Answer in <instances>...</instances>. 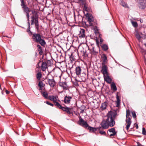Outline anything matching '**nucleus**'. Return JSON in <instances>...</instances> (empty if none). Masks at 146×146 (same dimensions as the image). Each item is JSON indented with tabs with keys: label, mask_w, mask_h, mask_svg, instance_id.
Listing matches in <instances>:
<instances>
[{
	"label": "nucleus",
	"mask_w": 146,
	"mask_h": 146,
	"mask_svg": "<svg viewBox=\"0 0 146 146\" xmlns=\"http://www.w3.org/2000/svg\"><path fill=\"white\" fill-rule=\"evenodd\" d=\"M117 115L116 112L115 111H110L107 113L106 117V120L108 122L109 124L113 126L115 124L114 120Z\"/></svg>",
	"instance_id": "1"
},
{
	"label": "nucleus",
	"mask_w": 146,
	"mask_h": 146,
	"mask_svg": "<svg viewBox=\"0 0 146 146\" xmlns=\"http://www.w3.org/2000/svg\"><path fill=\"white\" fill-rule=\"evenodd\" d=\"M33 40L37 43H39L42 46H44L46 42L43 39L41 38V35L39 33H34L33 34Z\"/></svg>",
	"instance_id": "2"
},
{
	"label": "nucleus",
	"mask_w": 146,
	"mask_h": 146,
	"mask_svg": "<svg viewBox=\"0 0 146 146\" xmlns=\"http://www.w3.org/2000/svg\"><path fill=\"white\" fill-rule=\"evenodd\" d=\"M131 116L130 114V111L129 110H127L126 114V119L125 120L126 128L127 130H128L131 123Z\"/></svg>",
	"instance_id": "3"
},
{
	"label": "nucleus",
	"mask_w": 146,
	"mask_h": 146,
	"mask_svg": "<svg viewBox=\"0 0 146 146\" xmlns=\"http://www.w3.org/2000/svg\"><path fill=\"white\" fill-rule=\"evenodd\" d=\"M48 99L50 100L53 102L54 103V105L57 107L58 106H60V104L58 102H57L58 97L57 96H49L48 97Z\"/></svg>",
	"instance_id": "4"
},
{
	"label": "nucleus",
	"mask_w": 146,
	"mask_h": 146,
	"mask_svg": "<svg viewBox=\"0 0 146 146\" xmlns=\"http://www.w3.org/2000/svg\"><path fill=\"white\" fill-rule=\"evenodd\" d=\"M102 127L103 129H106L108 128L109 127H112L106 119L103 120L100 124Z\"/></svg>",
	"instance_id": "5"
},
{
	"label": "nucleus",
	"mask_w": 146,
	"mask_h": 146,
	"mask_svg": "<svg viewBox=\"0 0 146 146\" xmlns=\"http://www.w3.org/2000/svg\"><path fill=\"white\" fill-rule=\"evenodd\" d=\"M88 21L89 22V25L90 26H93V22L94 21V19L92 16V15L90 14H87Z\"/></svg>",
	"instance_id": "6"
},
{
	"label": "nucleus",
	"mask_w": 146,
	"mask_h": 146,
	"mask_svg": "<svg viewBox=\"0 0 146 146\" xmlns=\"http://www.w3.org/2000/svg\"><path fill=\"white\" fill-rule=\"evenodd\" d=\"M79 124L82 126L86 128L88 127V125L86 121H84L81 118L78 122Z\"/></svg>",
	"instance_id": "7"
},
{
	"label": "nucleus",
	"mask_w": 146,
	"mask_h": 146,
	"mask_svg": "<svg viewBox=\"0 0 146 146\" xmlns=\"http://www.w3.org/2000/svg\"><path fill=\"white\" fill-rule=\"evenodd\" d=\"M72 98L69 96H66L64 98L63 102L66 104H69Z\"/></svg>",
	"instance_id": "8"
},
{
	"label": "nucleus",
	"mask_w": 146,
	"mask_h": 146,
	"mask_svg": "<svg viewBox=\"0 0 146 146\" xmlns=\"http://www.w3.org/2000/svg\"><path fill=\"white\" fill-rule=\"evenodd\" d=\"M102 72L104 76L108 74V67L105 64H102Z\"/></svg>",
	"instance_id": "9"
},
{
	"label": "nucleus",
	"mask_w": 146,
	"mask_h": 146,
	"mask_svg": "<svg viewBox=\"0 0 146 146\" xmlns=\"http://www.w3.org/2000/svg\"><path fill=\"white\" fill-rule=\"evenodd\" d=\"M108 134L110 137L115 135L116 133L115 129L112 128L108 130L107 132Z\"/></svg>",
	"instance_id": "10"
},
{
	"label": "nucleus",
	"mask_w": 146,
	"mask_h": 146,
	"mask_svg": "<svg viewBox=\"0 0 146 146\" xmlns=\"http://www.w3.org/2000/svg\"><path fill=\"white\" fill-rule=\"evenodd\" d=\"M47 80L48 84L50 87H53L54 86L55 84V82L54 79L53 78L52 79H47Z\"/></svg>",
	"instance_id": "11"
},
{
	"label": "nucleus",
	"mask_w": 146,
	"mask_h": 146,
	"mask_svg": "<svg viewBox=\"0 0 146 146\" xmlns=\"http://www.w3.org/2000/svg\"><path fill=\"white\" fill-rule=\"evenodd\" d=\"M57 107L62 109L63 111H66L68 114H70V109L69 108L63 107L61 105L60 107L58 106Z\"/></svg>",
	"instance_id": "12"
},
{
	"label": "nucleus",
	"mask_w": 146,
	"mask_h": 146,
	"mask_svg": "<svg viewBox=\"0 0 146 146\" xmlns=\"http://www.w3.org/2000/svg\"><path fill=\"white\" fill-rule=\"evenodd\" d=\"M104 80L108 83H111L112 80L110 78L108 74L104 76Z\"/></svg>",
	"instance_id": "13"
},
{
	"label": "nucleus",
	"mask_w": 146,
	"mask_h": 146,
	"mask_svg": "<svg viewBox=\"0 0 146 146\" xmlns=\"http://www.w3.org/2000/svg\"><path fill=\"white\" fill-rule=\"evenodd\" d=\"M101 58L102 60V64H105L107 61V58L106 55L105 54H103L101 56Z\"/></svg>",
	"instance_id": "14"
},
{
	"label": "nucleus",
	"mask_w": 146,
	"mask_h": 146,
	"mask_svg": "<svg viewBox=\"0 0 146 146\" xmlns=\"http://www.w3.org/2000/svg\"><path fill=\"white\" fill-rule=\"evenodd\" d=\"M78 36L82 38L85 37V30L84 29H81L80 31V33L78 35Z\"/></svg>",
	"instance_id": "15"
},
{
	"label": "nucleus",
	"mask_w": 146,
	"mask_h": 146,
	"mask_svg": "<svg viewBox=\"0 0 146 146\" xmlns=\"http://www.w3.org/2000/svg\"><path fill=\"white\" fill-rule=\"evenodd\" d=\"M47 65L46 62H44L42 63L41 68L43 71H44L47 68Z\"/></svg>",
	"instance_id": "16"
},
{
	"label": "nucleus",
	"mask_w": 146,
	"mask_h": 146,
	"mask_svg": "<svg viewBox=\"0 0 146 146\" xmlns=\"http://www.w3.org/2000/svg\"><path fill=\"white\" fill-rule=\"evenodd\" d=\"M81 69L80 66L76 67L75 69V73L77 75L79 76L80 75Z\"/></svg>",
	"instance_id": "17"
},
{
	"label": "nucleus",
	"mask_w": 146,
	"mask_h": 146,
	"mask_svg": "<svg viewBox=\"0 0 146 146\" xmlns=\"http://www.w3.org/2000/svg\"><path fill=\"white\" fill-rule=\"evenodd\" d=\"M33 15L31 17H33V18H38V15L37 14V11L35 10L31 11Z\"/></svg>",
	"instance_id": "18"
},
{
	"label": "nucleus",
	"mask_w": 146,
	"mask_h": 146,
	"mask_svg": "<svg viewBox=\"0 0 146 146\" xmlns=\"http://www.w3.org/2000/svg\"><path fill=\"white\" fill-rule=\"evenodd\" d=\"M35 27L36 29L38 30L39 28V25L38 23V18H36L35 19Z\"/></svg>",
	"instance_id": "19"
},
{
	"label": "nucleus",
	"mask_w": 146,
	"mask_h": 146,
	"mask_svg": "<svg viewBox=\"0 0 146 146\" xmlns=\"http://www.w3.org/2000/svg\"><path fill=\"white\" fill-rule=\"evenodd\" d=\"M107 106V103L106 102H104L102 103L100 108L102 110H103L106 108Z\"/></svg>",
	"instance_id": "20"
},
{
	"label": "nucleus",
	"mask_w": 146,
	"mask_h": 146,
	"mask_svg": "<svg viewBox=\"0 0 146 146\" xmlns=\"http://www.w3.org/2000/svg\"><path fill=\"white\" fill-rule=\"evenodd\" d=\"M111 89L114 91L117 90V88L114 82H112L111 84Z\"/></svg>",
	"instance_id": "21"
},
{
	"label": "nucleus",
	"mask_w": 146,
	"mask_h": 146,
	"mask_svg": "<svg viewBox=\"0 0 146 146\" xmlns=\"http://www.w3.org/2000/svg\"><path fill=\"white\" fill-rule=\"evenodd\" d=\"M59 85L60 86L62 87L64 89H67L66 84L65 82L61 83L59 84Z\"/></svg>",
	"instance_id": "22"
},
{
	"label": "nucleus",
	"mask_w": 146,
	"mask_h": 146,
	"mask_svg": "<svg viewBox=\"0 0 146 146\" xmlns=\"http://www.w3.org/2000/svg\"><path fill=\"white\" fill-rule=\"evenodd\" d=\"M118 93H119L118 92H117V94H116L117 100L115 101L116 106V107H119V96L118 95Z\"/></svg>",
	"instance_id": "23"
},
{
	"label": "nucleus",
	"mask_w": 146,
	"mask_h": 146,
	"mask_svg": "<svg viewBox=\"0 0 146 146\" xmlns=\"http://www.w3.org/2000/svg\"><path fill=\"white\" fill-rule=\"evenodd\" d=\"M42 76V75L41 72H38L37 73L36 75V78L38 80H40Z\"/></svg>",
	"instance_id": "24"
},
{
	"label": "nucleus",
	"mask_w": 146,
	"mask_h": 146,
	"mask_svg": "<svg viewBox=\"0 0 146 146\" xmlns=\"http://www.w3.org/2000/svg\"><path fill=\"white\" fill-rule=\"evenodd\" d=\"M121 4L122 6L125 8H129L127 4L124 1H122L121 3Z\"/></svg>",
	"instance_id": "25"
},
{
	"label": "nucleus",
	"mask_w": 146,
	"mask_h": 146,
	"mask_svg": "<svg viewBox=\"0 0 146 146\" xmlns=\"http://www.w3.org/2000/svg\"><path fill=\"white\" fill-rule=\"evenodd\" d=\"M23 9L24 11V12L26 13H29L30 11V10H29V8L27 6Z\"/></svg>",
	"instance_id": "26"
},
{
	"label": "nucleus",
	"mask_w": 146,
	"mask_h": 146,
	"mask_svg": "<svg viewBox=\"0 0 146 146\" xmlns=\"http://www.w3.org/2000/svg\"><path fill=\"white\" fill-rule=\"evenodd\" d=\"M135 36L138 40H139L141 39V37L137 31L136 32L135 34Z\"/></svg>",
	"instance_id": "27"
},
{
	"label": "nucleus",
	"mask_w": 146,
	"mask_h": 146,
	"mask_svg": "<svg viewBox=\"0 0 146 146\" xmlns=\"http://www.w3.org/2000/svg\"><path fill=\"white\" fill-rule=\"evenodd\" d=\"M102 47L104 50H107L108 49V46L106 44H103L102 46Z\"/></svg>",
	"instance_id": "28"
},
{
	"label": "nucleus",
	"mask_w": 146,
	"mask_h": 146,
	"mask_svg": "<svg viewBox=\"0 0 146 146\" xmlns=\"http://www.w3.org/2000/svg\"><path fill=\"white\" fill-rule=\"evenodd\" d=\"M21 5L23 9L25 8L26 7H27V6L25 5L24 3V0H21Z\"/></svg>",
	"instance_id": "29"
},
{
	"label": "nucleus",
	"mask_w": 146,
	"mask_h": 146,
	"mask_svg": "<svg viewBox=\"0 0 146 146\" xmlns=\"http://www.w3.org/2000/svg\"><path fill=\"white\" fill-rule=\"evenodd\" d=\"M88 129L90 131H92V132H95L97 130V129L94 127H89Z\"/></svg>",
	"instance_id": "30"
},
{
	"label": "nucleus",
	"mask_w": 146,
	"mask_h": 146,
	"mask_svg": "<svg viewBox=\"0 0 146 146\" xmlns=\"http://www.w3.org/2000/svg\"><path fill=\"white\" fill-rule=\"evenodd\" d=\"M42 96L46 99H48V94L46 92H44L42 93Z\"/></svg>",
	"instance_id": "31"
},
{
	"label": "nucleus",
	"mask_w": 146,
	"mask_h": 146,
	"mask_svg": "<svg viewBox=\"0 0 146 146\" xmlns=\"http://www.w3.org/2000/svg\"><path fill=\"white\" fill-rule=\"evenodd\" d=\"M94 30L95 33H97L99 32L98 27L97 26H95L94 27Z\"/></svg>",
	"instance_id": "32"
},
{
	"label": "nucleus",
	"mask_w": 146,
	"mask_h": 146,
	"mask_svg": "<svg viewBox=\"0 0 146 146\" xmlns=\"http://www.w3.org/2000/svg\"><path fill=\"white\" fill-rule=\"evenodd\" d=\"M35 18H33V17H31V25H33L35 24Z\"/></svg>",
	"instance_id": "33"
},
{
	"label": "nucleus",
	"mask_w": 146,
	"mask_h": 146,
	"mask_svg": "<svg viewBox=\"0 0 146 146\" xmlns=\"http://www.w3.org/2000/svg\"><path fill=\"white\" fill-rule=\"evenodd\" d=\"M27 33H28L30 35H32V33L30 30V28L28 27V28L27 30Z\"/></svg>",
	"instance_id": "34"
},
{
	"label": "nucleus",
	"mask_w": 146,
	"mask_h": 146,
	"mask_svg": "<svg viewBox=\"0 0 146 146\" xmlns=\"http://www.w3.org/2000/svg\"><path fill=\"white\" fill-rule=\"evenodd\" d=\"M131 23L133 26L135 27H137V22H132Z\"/></svg>",
	"instance_id": "35"
},
{
	"label": "nucleus",
	"mask_w": 146,
	"mask_h": 146,
	"mask_svg": "<svg viewBox=\"0 0 146 146\" xmlns=\"http://www.w3.org/2000/svg\"><path fill=\"white\" fill-rule=\"evenodd\" d=\"M99 133L102 135H106V132L104 131L100 130L99 131Z\"/></svg>",
	"instance_id": "36"
},
{
	"label": "nucleus",
	"mask_w": 146,
	"mask_h": 146,
	"mask_svg": "<svg viewBox=\"0 0 146 146\" xmlns=\"http://www.w3.org/2000/svg\"><path fill=\"white\" fill-rule=\"evenodd\" d=\"M37 47H38V50L40 51V52L42 51V47L41 46L39 45H37Z\"/></svg>",
	"instance_id": "37"
},
{
	"label": "nucleus",
	"mask_w": 146,
	"mask_h": 146,
	"mask_svg": "<svg viewBox=\"0 0 146 146\" xmlns=\"http://www.w3.org/2000/svg\"><path fill=\"white\" fill-rule=\"evenodd\" d=\"M146 131L145 128L144 127H143L142 128V134L144 135H145L146 134Z\"/></svg>",
	"instance_id": "38"
},
{
	"label": "nucleus",
	"mask_w": 146,
	"mask_h": 146,
	"mask_svg": "<svg viewBox=\"0 0 146 146\" xmlns=\"http://www.w3.org/2000/svg\"><path fill=\"white\" fill-rule=\"evenodd\" d=\"M132 114L133 117L134 118H135L136 117V115L135 112L134 111L132 112Z\"/></svg>",
	"instance_id": "39"
},
{
	"label": "nucleus",
	"mask_w": 146,
	"mask_h": 146,
	"mask_svg": "<svg viewBox=\"0 0 146 146\" xmlns=\"http://www.w3.org/2000/svg\"><path fill=\"white\" fill-rule=\"evenodd\" d=\"M38 86L41 88L42 87H43V84L42 82H39Z\"/></svg>",
	"instance_id": "40"
},
{
	"label": "nucleus",
	"mask_w": 146,
	"mask_h": 146,
	"mask_svg": "<svg viewBox=\"0 0 146 146\" xmlns=\"http://www.w3.org/2000/svg\"><path fill=\"white\" fill-rule=\"evenodd\" d=\"M46 104H48V105H50V106H53L54 105L53 104L48 102V101H46Z\"/></svg>",
	"instance_id": "41"
},
{
	"label": "nucleus",
	"mask_w": 146,
	"mask_h": 146,
	"mask_svg": "<svg viewBox=\"0 0 146 146\" xmlns=\"http://www.w3.org/2000/svg\"><path fill=\"white\" fill-rule=\"evenodd\" d=\"M97 52L94 50V48H92V52L91 53L93 54H95Z\"/></svg>",
	"instance_id": "42"
},
{
	"label": "nucleus",
	"mask_w": 146,
	"mask_h": 146,
	"mask_svg": "<svg viewBox=\"0 0 146 146\" xmlns=\"http://www.w3.org/2000/svg\"><path fill=\"white\" fill-rule=\"evenodd\" d=\"M26 16L27 17V18L29 17V13H26Z\"/></svg>",
	"instance_id": "43"
},
{
	"label": "nucleus",
	"mask_w": 146,
	"mask_h": 146,
	"mask_svg": "<svg viewBox=\"0 0 146 146\" xmlns=\"http://www.w3.org/2000/svg\"><path fill=\"white\" fill-rule=\"evenodd\" d=\"M72 55L71 54L70 56V59H71V58L72 59V60H74V59H73V57H72Z\"/></svg>",
	"instance_id": "44"
},
{
	"label": "nucleus",
	"mask_w": 146,
	"mask_h": 146,
	"mask_svg": "<svg viewBox=\"0 0 146 146\" xmlns=\"http://www.w3.org/2000/svg\"><path fill=\"white\" fill-rule=\"evenodd\" d=\"M100 43L102 44V42H103V40L102 39L100 38Z\"/></svg>",
	"instance_id": "45"
},
{
	"label": "nucleus",
	"mask_w": 146,
	"mask_h": 146,
	"mask_svg": "<svg viewBox=\"0 0 146 146\" xmlns=\"http://www.w3.org/2000/svg\"><path fill=\"white\" fill-rule=\"evenodd\" d=\"M5 92L7 94H8L9 93V92L7 90H6Z\"/></svg>",
	"instance_id": "46"
},
{
	"label": "nucleus",
	"mask_w": 146,
	"mask_h": 146,
	"mask_svg": "<svg viewBox=\"0 0 146 146\" xmlns=\"http://www.w3.org/2000/svg\"><path fill=\"white\" fill-rule=\"evenodd\" d=\"M85 0H78V1L80 2H81L82 3H83V2H84V1H85Z\"/></svg>",
	"instance_id": "47"
},
{
	"label": "nucleus",
	"mask_w": 146,
	"mask_h": 146,
	"mask_svg": "<svg viewBox=\"0 0 146 146\" xmlns=\"http://www.w3.org/2000/svg\"><path fill=\"white\" fill-rule=\"evenodd\" d=\"M135 127L137 129H138V125L137 124H135Z\"/></svg>",
	"instance_id": "48"
},
{
	"label": "nucleus",
	"mask_w": 146,
	"mask_h": 146,
	"mask_svg": "<svg viewBox=\"0 0 146 146\" xmlns=\"http://www.w3.org/2000/svg\"><path fill=\"white\" fill-rule=\"evenodd\" d=\"M27 23L28 25V27L30 28V23L29 21H28Z\"/></svg>",
	"instance_id": "49"
},
{
	"label": "nucleus",
	"mask_w": 146,
	"mask_h": 146,
	"mask_svg": "<svg viewBox=\"0 0 146 146\" xmlns=\"http://www.w3.org/2000/svg\"><path fill=\"white\" fill-rule=\"evenodd\" d=\"M137 146H139L141 145L139 143H138V142L137 143Z\"/></svg>",
	"instance_id": "50"
},
{
	"label": "nucleus",
	"mask_w": 146,
	"mask_h": 146,
	"mask_svg": "<svg viewBox=\"0 0 146 146\" xmlns=\"http://www.w3.org/2000/svg\"><path fill=\"white\" fill-rule=\"evenodd\" d=\"M27 21H29V17L27 18Z\"/></svg>",
	"instance_id": "51"
},
{
	"label": "nucleus",
	"mask_w": 146,
	"mask_h": 146,
	"mask_svg": "<svg viewBox=\"0 0 146 146\" xmlns=\"http://www.w3.org/2000/svg\"><path fill=\"white\" fill-rule=\"evenodd\" d=\"M101 127H98V128H98L100 130V129L101 128Z\"/></svg>",
	"instance_id": "52"
},
{
	"label": "nucleus",
	"mask_w": 146,
	"mask_h": 146,
	"mask_svg": "<svg viewBox=\"0 0 146 146\" xmlns=\"http://www.w3.org/2000/svg\"><path fill=\"white\" fill-rule=\"evenodd\" d=\"M0 89H1V86L0 84Z\"/></svg>",
	"instance_id": "53"
},
{
	"label": "nucleus",
	"mask_w": 146,
	"mask_h": 146,
	"mask_svg": "<svg viewBox=\"0 0 146 146\" xmlns=\"http://www.w3.org/2000/svg\"><path fill=\"white\" fill-rule=\"evenodd\" d=\"M84 111V110H82V112H83Z\"/></svg>",
	"instance_id": "54"
}]
</instances>
